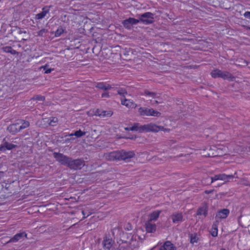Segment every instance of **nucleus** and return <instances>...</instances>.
Here are the masks:
<instances>
[{
  "instance_id": "obj_1",
  "label": "nucleus",
  "mask_w": 250,
  "mask_h": 250,
  "mask_svg": "<svg viewBox=\"0 0 250 250\" xmlns=\"http://www.w3.org/2000/svg\"><path fill=\"white\" fill-rule=\"evenodd\" d=\"M135 154L133 151H126L124 150L113 151L105 155L106 159L109 161L124 160L126 162L130 161L134 157Z\"/></svg>"
},
{
  "instance_id": "obj_2",
  "label": "nucleus",
  "mask_w": 250,
  "mask_h": 250,
  "mask_svg": "<svg viewBox=\"0 0 250 250\" xmlns=\"http://www.w3.org/2000/svg\"><path fill=\"white\" fill-rule=\"evenodd\" d=\"M131 131H137L139 132H157L160 130L169 131V129L165 128L162 126H158L154 124H149L143 125H140L139 123H135L131 127Z\"/></svg>"
},
{
  "instance_id": "obj_3",
  "label": "nucleus",
  "mask_w": 250,
  "mask_h": 250,
  "mask_svg": "<svg viewBox=\"0 0 250 250\" xmlns=\"http://www.w3.org/2000/svg\"><path fill=\"white\" fill-rule=\"evenodd\" d=\"M233 178H238L236 172H235L234 174H219L215 175L213 177L207 178L206 180H208L210 181V184H211L217 180L229 182L230 179Z\"/></svg>"
},
{
  "instance_id": "obj_4",
  "label": "nucleus",
  "mask_w": 250,
  "mask_h": 250,
  "mask_svg": "<svg viewBox=\"0 0 250 250\" xmlns=\"http://www.w3.org/2000/svg\"><path fill=\"white\" fill-rule=\"evenodd\" d=\"M154 14L151 12H146L138 15V23L141 22L145 24H151L154 22Z\"/></svg>"
},
{
  "instance_id": "obj_5",
  "label": "nucleus",
  "mask_w": 250,
  "mask_h": 250,
  "mask_svg": "<svg viewBox=\"0 0 250 250\" xmlns=\"http://www.w3.org/2000/svg\"><path fill=\"white\" fill-rule=\"evenodd\" d=\"M53 155L56 161L59 162L61 165L68 167L71 159L70 157L65 156L62 153L55 152L53 153Z\"/></svg>"
},
{
  "instance_id": "obj_6",
  "label": "nucleus",
  "mask_w": 250,
  "mask_h": 250,
  "mask_svg": "<svg viewBox=\"0 0 250 250\" xmlns=\"http://www.w3.org/2000/svg\"><path fill=\"white\" fill-rule=\"evenodd\" d=\"M211 75L213 78H222L224 79H230L233 78L232 75L227 71H222L218 69H215L211 72Z\"/></svg>"
},
{
  "instance_id": "obj_7",
  "label": "nucleus",
  "mask_w": 250,
  "mask_h": 250,
  "mask_svg": "<svg viewBox=\"0 0 250 250\" xmlns=\"http://www.w3.org/2000/svg\"><path fill=\"white\" fill-rule=\"evenodd\" d=\"M84 165L85 162L83 160L81 159L73 160L71 158L68 167L70 169L77 170L81 169Z\"/></svg>"
},
{
  "instance_id": "obj_8",
  "label": "nucleus",
  "mask_w": 250,
  "mask_h": 250,
  "mask_svg": "<svg viewBox=\"0 0 250 250\" xmlns=\"http://www.w3.org/2000/svg\"><path fill=\"white\" fill-rule=\"evenodd\" d=\"M115 244L114 240L110 236L105 235L102 241L103 248L104 250H115L113 247Z\"/></svg>"
},
{
  "instance_id": "obj_9",
  "label": "nucleus",
  "mask_w": 250,
  "mask_h": 250,
  "mask_svg": "<svg viewBox=\"0 0 250 250\" xmlns=\"http://www.w3.org/2000/svg\"><path fill=\"white\" fill-rule=\"evenodd\" d=\"M17 145L10 143L9 142V138L5 137L4 138L1 144L0 145V151L5 152L6 150H10L13 148H16Z\"/></svg>"
},
{
  "instance_id": "obj_10",
  "label": "nucleus",
  "mask_w": 250,
  "mask_h": 250,
  "mask_svg": "<svg viewBox=\"0 0 250 250\" xmlns=\"http://www.w3.org/2000/svg\"><path fill=\"white\" fill-rule=\"evenodd\" d=\"M138 23V20L133 18H129L122 21L124 26L128 29H130L132 28V25L136 24Z\"/></svg>"
},
{
  "instance_id": "obj_11",
  "label": "nucleus",
  "mask_w": 250,
  "mask_h": 250,
  "mask_svg": "<svg viewBox=\"0 0 250 250\" xmlns=\"http://www.w3.org/2000/svg\"><path fill=\"white\" fill-rule=\"evenodd\" d=\"M229 213V210L227 208H224L218 211L215 216L216 222H219V219L226 218L228 216Z\"/></svg>"
},
{
  "instance_id": "obj_12",
  "label": "nucleus",
  "mask_w": 250,
  "mask_h": 250,
  "mask_svg": "<svg viewBox=\"0 0 250 250\" xmlns=\"http://www.w3.org/2000/svg\"><path fill=\"white\" fill-rule=\"evenodd\" d=\"M20 123H17L10 125L7 127V130L12 134H15L16 133L20 131L21 128L20 126Z\"/></svg>"
},
{
  "instance_id": "obj_13",
  "label": "nucleus",
  "mask_w": 250,
  "mask_h": 250,
  "mask_svg": "<svg viewBox=\"0 0 250 250\" xmlns=\"http://www.w3.org/2000/svg\"><path fill=\"white\" fill-rule=\"evenodd\" d=\"M121 104L123 105L126 106L127 107L135 108L136 106V104L135 103H134V102L131 100L127 99L125 98H121Z\"/></svg>"
},
{
  "instance_id": "obj_14",
  "label": "nucleus",
  "mask_w": 250,
  "mask_h": 250,
  "mask_svg": "<svg viewBox=\"0 0 250 250\" xmlns=\"http://www.w3.org/2000/svg\"><path fill=\"white\" fill-rule=\"evenodd\" d=\"M208 207L207 204L205 203L203 205V206L200 207L197 211V215H203L205 217H206L208 214Z\"/></svg>"
},
{
  "instance_id": "obj_15",
  "label": "nucleus",
  "mask_w": 250,
  "mask_h": 250,
  "mask_svg": "<svg viewBox=\"0 0 250 250\" xmlns=\"http://www.w3.org/2000/svg\"><path fill=\"white\" fill-rule=\"evenodd\" d=\"M171 218L173 223H179L183 221L182 213H175L171 215Z\"/></svg>"
},
{
  "instance_id": "obj_16",
  "label": "nucleus",
  "mask_w": 250,
  "mask_h": 250,
  "mask_svg": "<svg viewBox=\"0 0 250 250\" xmlns=\"http://www.w3.org/2000/svg\"><path fill=\"white\" fill-rule=\"evenodd\" d=\"M156 226L155 224H152L149 221L146 223V229L147 232L153 233L156 231Z\"/></svg>"
},
{
  "instance_id": "obj_17",
  "label": "nucleus",
  "mask_w": 250,
  "mask_h": 250,
  "mask_svg": "<svg viewBox=\"0 0 250 250\" xmlns=\"http://www.w3.org/2000/svg\"><path fill=\"white\" fill-rule=\"evenodd\" d=\"M23 236H26V234L25 232L19 233L16 234L13 237L11 238L7 243H15L18 241Z\"/></svg>"
},
{
  "instance_id": "obj_18",
  "label": "nucleus",
  "mask_w": 250,
  "mask_h": 250,
  "mask_svg": "<svg viewBox=\"0 0 250 250\" xmlns=\"http://www.w3.org/2000/svg\"><path fill=\"white\" fill-rule=\"evenodd\" d=\"M96 87L102 89L104 90H107L109 89H110L112 87L109 84H106L105 83L101 82V83H98L96 85Z\"/></svg>"
},
{
  "instance_id": "obj_19",
  "label": "nucleus",
  "mask_w": 250,
  "mask_h": 250,
  "mask_svg": "<svg viewBox=\"0 0 250 250\" xmlns=\"http://www.w3.org/2000/svg\"><path fill=\"white\" fill-rule=\"evenodd\" d=\"M49 12V9L46 7H43L42 11L36 15V19L38 20H41L44 18L46 14Z\"/></svg>"
},
{
  "instance_id": "obj_20",
  "label": "nucleus",
  "mask_w": 250,
  "mask_h": 250,
  "mask_svg": "<svg viewBox=\"0 0 250 250\" xmlns=\"http://www.w3.org/2000/svg\"><path fill=\"white\" fill-rule=\"evenodd\" d=\"M160 213V211H155L153 212L149 215V218L148 221L151 222L152 221H155L157 219Z\"/></svg>"
},
{
  "instance_id": "obj_21",
  "label": "nucleus",
  "mask_w": 250,
  "mask_h": 250,
  "mask_svg": "<svg viewBox=\"0 0 250 250\" xmlns=\"http://www.w3.org/2000/svg\"><path fill=\"white\" fill-rule=\"evenodd\" d=\"M2 50L6 53H10L12 55L18 54V52L15 50H13L11 46H7L3 47Z\"/></svg>"
},
{
  "instance_id": "obj_22",
  "label": "nucleus",
  "mask_w": 250,
  "mask_h": 250,
  "mask_svg": "<svg viewBox=\"0 0 250 250\" xmlns=\"http://www.w3.org/2000/svg\"><path fill=\"white\" fill-rule=\"evenodd\" d=\"M166 250H176V248L170 241H166L164 243Z\"/></svg>"
},
{
  "instance_id": "obj_23",
  "label": "nucleus",
  "mask_w": 250,
  "mask_h": 250,
  "mask_svg": "<svg viewBox=\"0 0 250 250\" xmlns=\"http://www.w3.org/2000/svg\"><path fill=\"white\" fill-rule=\"evenodd\" d=\"M138 111L141 116H149V109L145 107H140Z\"/></svg>"
},
{
  "instance_id": "obj_24",
  "label": "nucleus",
  "mask_w": 250,
  "mask_h": 250,
  "mask_svg": "<svg viewBox=\"0 0 250 250\" xmlns=\"http://www.w3.org/2000/svg\"><path fill=\"white\" fill-rule=\"evenodd\" d=\"M20 123H19L20 124V126L21 130H22V129H25V128L28 127L30 125L29 122L28 121H24V120H20Z\"/></svg>"
},
{
  "instance_id": "obj_25",
  "label": "nucleus",
  "mask_w": 250,
  "mask_h": 250,
  "mask_svg": "<svg viewBox=\"0 0 250 250\" xmlns=\"http://www.w3.org/2000/svg\"><path fill=\"white\" fill-rule=\"evenodd\" d=\"M85 134H86L85 132L82 131L81 130H79L75 131L74 133H71L70 134H69V136H73L75 135L76 137L79 138L83 135H85Z\"/></svg>"
},
{
  "instance_id": "obj_26",
  "label": "nucleus",
  "mask_w": 250,
  "mask_h": 250,
  "mask_svg": "<svg viewBox=\"0 0 250 250\" xmlns=\"http://www.w3.org/2000/svg\"><path fill=\"white\" fill-rule=\"evenodd\" d=\"M45 120H47L46 121L48 123L49 125L54 126L56 125V123L58 122V119L56 117H52L50 119H45Z\"/></svg>"
},
{
  "instance_id": "obj_27",
  "label": "nucleus",
  "mask_w": 250,
  "mask_h": 250,
  "mask_svg": "<svg viewBox=\"0 0 250 250\" xmlns=\"http://www.w3.org/2000/svg\"><path fill=\"white\" fill-rule=\"evenodd\" d=\"M161 113L159 111L155 110L153 108L149 109V116H155V117H159L161 116Z\"/></svg>"
},
{
  "instance_id": "obj_28",
  "label": "nucleus",
  "mask_w": 250,
  "mask_h": 250,
  "mask_svg": "<svg viewBox=\"0 0 250 250\" xmlns=\"http://www.w3.org/2000/svg\"><path fill=\"white\" fill-rule=\"evenodd\" d=\"M144 94L147 96H150L154 98H158L159 97V96H158L157 93L155 92H149L147 90H144Z\"/></svg>"
},
{
  "instance_id": "obj_29",
  "label": "nucleus",
  "mask_w": 250,
  "mask_h": 250,
  "mask_svg": "<svg viewBox=\"0 0 250 250\" xmlns=\"http://www.w3.org/2000/svg\"><path fill=\"white\" fill-rule=\"evenodd\" d=\"M113 114L112 111L109 110V111H105V110H102V117H110Z\"/></svg>"
},
{
  "instance_id": "obj_30",
  "label": "nucleus",
  "mask_w": 250,
  "mask_h": 250,
  "mask_svg": "<svg viewBox=\"0 0 250 250\" xmlns=\"http://www.w3.org/2000/svg\"><path fill=\"white\" fill-rule=\"evenodd\" d=\"M117 93L118 94L120 95L121 96H123L122 98H125V95H127V93L125 89L123 88H120L117 90Z\"/></svg>"
},
{
  "instance_id": "obj_31",
  "label": "nucleus",
  "mask_w": 250,
  "mask_h": 250,
  "mask_svg": "<svg viewBox=\"0 0 250 250\" xmlns=\"http://www.w3.org/2000/svg\"><path fill=\"white\" fill-rule=\"evenodd\" d=\"M190 237V243H191L194 244V243L197 242L198 238L196 234H191Z\"/></svg>"
},
{
  "instance_id": "obj_32",
  "label": "nucleus",
  "mask_w": 250,
  "mask_h": 250,
  "mask_svg": "<svg viewBox=\"0 0 250 250\" xmlns=\"http://www.w3.org/2000/svg\"><path fill=\"white\" fill-rule=\"evenodd\" d=\"M64 32V29L62 26H60L58 28L57 31L55 32V36L56 37L60 36Z\"/></svg>"
},
{
  "instance_id": "obj_33",
  "label": "nucleus",
  "mask_w": 250,
  "mask_h": 250,
  "mask_svg": "<svg viewBox=\"0 0 250 250\" xmlns=\"http://www.w3.org/2000/svg\"><path fill=\"white\" fill-rule=\"evenodd\" d=\"M32 100H38L40 101H43L45 100V97L41 96V95H35L32 98Z\"/></svg>"
},
{
  "instance_id": "obj_34",
  "label": "nucleus",
  "mask_w": 250,
  "mask_h": 250,
  "mask_svg": "<svg viewBox=\"0 0 250 250\" xmlns=\"http://www.w3.org/2000/svg\"><path fill=\"white\" fill-rule=\"evenodd\" d=\"M48 65L46 64L45 65L42 66L41 68H43L44 70H45V73L46 74H49L51 73V72L54 70V69L49 68H48Z\"/></svg>"
},
{
  "instance_id": "obj_35",
  "label": "nucleus",
  "mask_w": 250,
  "mask_h": 250,
  "mask_svg": "<svg viewBox=\"0 0 250 250\" xmlns=\"http://www.w3.org/2000/svg\"><path fill=\"white\" fill-rule=\"evenodd\" d=\"M48 32L47 29H42L39 31L38 32V36H43L44 34L47 33Z\"/></svg>"
},
{
  "instance_id": "obj_36",
  "label": "nucleus",
  "mask_w": 250,
  "mask_h": 250,
  "mask_svg": "<svg viewBox=\"0 0 250 250\" xmlns=\"http://www.w3.org/2000/svg\"><path fill=\"white\" fill-rule=\"evenodd\" d=\"M238 62L240 63V64L239 65H247L249 63L248 62H247V61H246L245 60H243V59H240L238 60Z\"/></svg>"
},
{
  "instance_id": "obj_37",
  "label": "nucleus",
  "mask_w": 250,
  "mask_h": 250,
  "mask_svg": "<svg viewBox=\"0 0 250 250\" xmlns=\"http://www.w3.org/2000/svg\"><path fill=\"white\" fill-rule=\"evenodd\" d=\"M218 234V229L217 226H215V229H212L211 232V234L213 237H216L217 236Z\"/></svg>"
},
{
  "instance_id": "obj_38",
  "label": "nucleus",
  "mask_w": 250,
  "mask_h": 250,
  "mask_svg": "<svg viewBox=\"0 0 250 250\" xmlns=\"http://www.w3.org/2000/svg\"><path fill=\"white\" fill-rule=\"evenodd\" d=\"M102 110H101L99 109H97L95 112V115L96 116L102 117Z\"/></svg>"
},
{
  "instance_id": "obj_39",
  "label": "nucleus",
  "mask_w": 250,
  "mask_h": 250,
  "mask_svg": "<svg viewBox=\"0 0 250 250\" xmlns=\"http://www.w3.org/2000/svg\"><path fill=\"white\" fill-rule=\"evenodd\" d=\"M244 16L246 18L250 19V12L247 11L244 14Z\"/></svg>"
},
{
  "instance_id": "obj_40",
  "label": "nucleus",
  "mask_w": 250,
  "mask_h": 250,
  "mask_svg": "<svg viewBox=\"0 0 250 250\" xmlns=\"http://www.w3.org/2000/svg\"><path fill=\"white\" fill-rule=\"evenodd\" d=\"M109 97L108 92H104L102 94V98H108Z\"/></svg>"
},
{
  "instance_id": "obj_41",
  "label": "nucleus",
  "mask_w": 250,
  "mask_h": 250,
  "mask_svg": "<svg viewBox=\"0 0 250 250\" xmlns=\"http://www.w3.org/2000/svg\"><path fill=\"white\" fill-rule=\"evenodd\" d=\"M213 190H205V193H206V194H210V193H211L212 192H213Z\"/></svg>"
},
{
  "instance_id": "obj_42",
  "label": "nucleus",
  "mask_w": 250,
  "mask_h": 250,
  "mask_svg": "<svg viewBox=\"0 0 250 250\" xmlns=\"http://www.w3.org/2000/svg\"><path fill=\"white\" fill-rule=\"evenodd\" d=\"M82 213H83V218H85L86 217V216H85L86 213L85 212V211L83 210L82 211Z\"/></svg>"
},
{
  "instance_id": "obj_43",
  "label": "nucleus",
  "mask_w": 250,
  "mask_h": 250,
  "mask_svg": "<svg viewBox=\"0 0 250 250\" xmlns=\"http://www.w3.org/2000/svg\"><path fill=\"white\" fill-rule=\"evenodd\" d=\"M159 250H166L165 249V245H164L163 246L161 247L160 248Z\"/></svg>"
},
{
  "instance_id": "obj_44",
  "label": "nucleus",
  "mask_w": 250,
  "mask_h": 250,
  "mask_svg": "<svg viewBox=\"0 0 250 250\" xmlns=\"http://www.w3.org/2000/svg\"><path fill=\"white\" fill-rule=\"evenodd\" d=\"M130 128H131V127H125V130H126L127 131H130V130H131V129Z\"/></svg>"
},
{
  "instance_id": "obj_45",
  "label": "nucleus",
  "mask_w": 250,
  "mask_h": 250,
  "mask_svg": "<svg viewBox=\"0 0 250 250\" xmlns=\"http://www.w3.org/2000/svg\"><path fill=\"white\" fill-rule=\"evenodd\" d=\"M247 29H250V27L248 26H244Z\"/></svg>"
},
{
  "instance_id": "obj_46",
  "label": "nucleus",
  "mask_w": 250,
  "mask_h": 250,
  "mask_svg": "<svg viewBox=\"0 0 250 250\" xmlns=\"http://www.w3.org/2000/svg\"><path fill=\"white\" fill-rule=\"evenodd\" d=\"M215 226H216V225H215V224L213 225V226H212V229H215Z\"/></svg>"
},
{
  "instance_id": "obj_47",
  "label": "nucleus",
  "mask_w": 250,
  "mask_h": 250,
  "mask_svg": "<svg viewBox=\"0 0 250 250\" xmlns=\"http://www.w3.org/2000/svg\"><path fill=\"white\" fill-rule=\"evenodd\" d=\"M155 104H158V103H160V102H159L158 101H155Z\"/></svg>"
},
{
  "instance_id": "obj_48",
  "label": "nucleus",
  "mask_w": 250,
  "mask_h": 250,
  "mask_svg": "<svg viewBox=\"0 0 250 250\" xmlns=\"http://www.w3.org/2000/svg\"><path fill=\"white\" fill-rule=\"evenodd\" d=\"M208 156L209 157H213V155H210L209 154H208Z\"/></svg>"
},
{
  "instance_id": "obj_49",
  "label": "nucleus",
  "mask_w": 250,
  "mask_h": 250,
  "mask_svg": "<svg viewBox=\"0 0 250 250\" xmlns=\"http://www.w3.org/2000/svg\"><path fill=\"white\" fill-rule=\"evenodd\" d=\"M220 250H226L225 249L222 248Z\"/></svg>"
},
{
  "instance_id": "obj_50",
  "label": "nucleus",
  "mask_w": 250,
  "mask_h": 250,
  "mask_svg": "<svg viewBox=\"0 0 250 250\" xmlns=\"http://www.w3.org/2000/svg\"><path fill=\"white\" fill-rule=\"evenodd\" d=\"M67 140H70V139H67V140H66V141H67Z\"/></svg>"
},
{
  "instance_id": "obj_51",
  "label": "nucleus",
  "mask_w": 250,
  "mask_h": 250,
  "mask_svg": "<svg viewBox=\"0 0 250 250\" xmlns=\"http://www.w3.org/2000/svg\"><path fill=\"white\" fill-rule=\"evenodd\" d=\"M67 140H70V139H67V140H66V141H67Z\"/></svg>"
},
{
  "instance_id": "obj_52",
  "label": "nucleus",
  "mask_w": 250,
  "mask_h": 250,
  "mask_svg": "<svg viewBox=\"0 0 250 250\" xmlns=\"http://www.w3.org/2000/svg\"><path fill=\"white\" fill-rule=\"evenodd\" d=\"M89 214H88H88H87V215H86V217H87V216H89Z\"/></svg>"
}]
</instances>
